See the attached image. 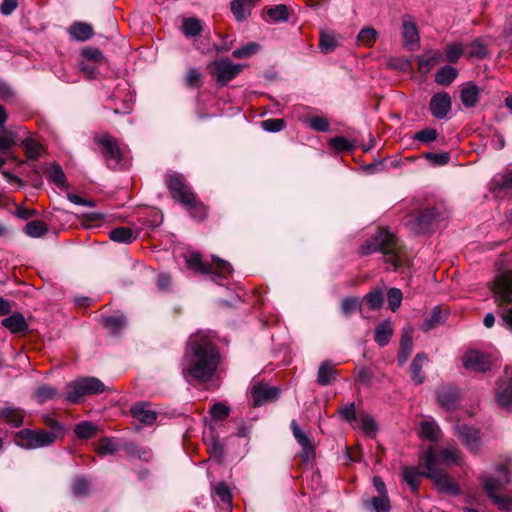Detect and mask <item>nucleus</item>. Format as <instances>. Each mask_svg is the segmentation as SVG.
Segmentation results:
<instances>
[{
	"label": "nucleus",
	"mask_w": 512,
	"mask_h": 512,
	"mask_svg": "<svg viewBox=\"0 0 512 512\" xmlns=\"http://www.w3.org/2000/svg\"><path fill=\"white\" fill-rule=\"evenodd\" d=\"M480 98V90L473 83H465L460 90V99L464 107L473 108L477 105Z\"/></svg>",
	"instance_id": "a878e982"
},
{
	"label": "nucleus",
	"mask_w": 512,
	"mask_h": 512,
	"mask_svg": "<svg viewBox=\"0 0 512 512\" xmlns=\"http://www.w3.org/2000/svg\"><path fill=\"white\" fill-rule=\"evenodd\" d=\"M290 426L294 438L302 448L301 457L308 462L315 455V447L308 436L300 429L296 420H292Z\"/></svg>",
	"instance_id": "412c9836"
},
{
	"label": "nucleus",
	"mask_w": 512,
	"mask_h": 512,
	"mask_svg": "<svg viewBox=\"0 0 512 512\" xmlns=\"http://www.w3.org/2000/svg\"><path fill=\"white\" fill-rule=\"evenodd\" d=\"M131 415L134 419L138 420L144 425H152L156 422L158 414L151 409L148 402H136L131 406Z\"/></svg>",
	"instance_id": "4be33fe9"
},
{
	"label": "nucleus",
	"mask_w": 512,
	"mask_h": 512,
	"mask_svg": "<svg viewBox=\"0 0 512 512\" xmlns=\"http://www.w3.org/2000/svg\"><path fill=\"white\" fill-rule=\"evenodd\" d=\"M487 53V47L480 38L475 39L469 45V57L484 58Z\"/></svg>",
	"instance_id": "0e129e2a"
},
{
	"label": "nucleus",
	"mask_w": 512,
	"mask_h": 512,
	"mask_svg": "<svg viewBox=\"0 0 512 512\" xmlns=\"http://www.w3.org/2000/svg\"><path fill=\"white\" fill-rule=\"evenodd\" d=\"M496 400L503 408L512 406V369H505L504 375L498 381Z\"/></svg>",
	"instance_id": "2eb2a0df"
},
{
	"label": "nucleus",
	"mask_w": 512,
	"mask_h": 512,
	"mask_svg": "<svg viewBox=\"0 0 512 512\" xmlns=\"http://www.w3.org/2000/svg\"><path fill=\"white\" fill-rule=\"evenodd\" d=\"M463 365L468 370L485 372L491 367V358L487 353L470 350L463 356Z\"/></svg>",
	"instance_id": "f3484780"
},
{
	"label": "nucleus",
	"mask_w": 512,
	"mask_h": 512,
	"mask_svg": "<svg viewBox=\"0 0 512 512\" xmlns=\"http://www.w3.org/2000/svg\"><path fill=\"white\" fill-rule=\"evenodd\" d=\"M165 182L175 201L182 205L191 204L194 201L196 194L181 174L169 173L165 176Z\"/></svg>",
	"instance_id": "9b49d317"
},
{
	"label": "nucleus",
	"mask_w": 512,
	"mask_h": 512,
	"mask_svg": "<svg viewBox=\"0 0 512 512\" xmlns=\"http://www.w3.org/2000/svg\"><path fill=\"white\" fill-rule=\"evenodd\" d=\"M94 141L101 147L102 155L109 168L116 169L122 161V151L117 140L108 133L96 134Z\"/></svg>",
	"instance_id": "9d476101"
},
{
	"label": "nucleus",
	"mask_w": 512,
	"mask_h": 512,
	"mask_svg": "<svg viewBox=\"0 0 512 512\" xmlns=\"http://www.w3.org/2000/svg\"><path fill=\"white\" fill-rule=\"evenodd\" d=\"M377 36L378 32L373 27H365L360 30L357 40L360 44L371 47L375 43Z\"/></svg>",
	"instance_id": "13d9d810"
},
{
	"label": "nucleus",
	"mask_w": 512,
	"mask_h": 512,
	"mask_svg": "<svg viewBox=\"0 0 512 512\" xmlns=\"http://www.w3.org/2000/svg\"><path fill=\"white\" fill-rule=\"evenodd\" d=\"M213 263L203 262L202 256L199 253L192 254L187 259V265L190 268L196 269L202 274H207L210 280L222 285V281L232 273V267L229 262L222 260L216 256L212 257Z\"/></svg>",
	"instance_id": "423d86ee"
},
{
	"label": "nucleus",
	"mask_w": 512,
	"mask_h": 512,
	"mask_svg": "<svg viewBox=\"0 0 512 512\" xmlns=\"http://www.w3.org/2000/svg\"><path fill=\"white\" fill-rule=\"evenodd\" d=\"M375 252H382L385 262L395 271L406 264L407 258L399 240L386 228H380L360 248V254L363 256Z\"/></svg>",
	"instance_id": "f03ea898"
},
{
	"label": "nucleus",
	"mask_w": 512,
	"mask_h": 512,
	"mask_svg": "<svg viewBox=\"0 0 512 512\" xmlns=\"http://www.w3.org/2000/svg\"><path fill=\"white\" fill-rule=\"evenodd\" d=\"M117 444L110 438H103L97 446V453L100 456L114 455L118 451Z\"/></svg>",
	"instance_id": "052dcab7"
},
{
	"label": "nucleus",
	"mask_w": 512,
	"mask_h": 512,
	"mask_svg": "<svg viewBox=\"0 0 512 512\" xmlns=\"http://www.w3.org/2000/svg\"><path fill=\"white\" fill-rule=\"evenodd\" d=\"M438 404L447 411L455 410L459 405V391L453 385H443L436 391Z\"/></svg>",
	"instance_id": "6ab92c4d"
},
{
	"label": "nucleus",
	"mask_w": 512,
	"mask_h": 512,
	"mask_svg": "<svg viewBox=\"0 0 512 512\" xmlns=\"http://www.w3.org/2000/svg\"><path fill=\"white\" fill-rule=\"evenodd\" d=\"M254 7V0H233L230 8L237 21L245 20Z\"/></svg>",
	"instance_id": "f704fd0d"
},
{
	"label": "nucleus",
	"mask_w": 512,
	"mask_h": 512,
	"mask_svg": "<svg viewBox=\"0 0 512 512\" xmlns=\"http://www.w3.org/2000/svg\"><path fill=\"white\" fill-rule=\"evenodd\" d=\"M112 241L118 243H131L136 239L134 231L129 227H117L109 232Z\"/></svg>",
	"instance_id": "37998d69"
},
{
	"label": "nucleus",
	"mask_w": 512,
	"mask_h": 512,
	"mask_svg": "<svg viewBox=\"0 0 512 512\" xmlns=\"http://www.w3.org/2000/svg\"><path fill=\"white\" fill-rule=\"evenodd\" d=\"M214 493L224 504L231 505L232 494L226 483H218L214 488Z\"/></svg>",
	"instance_id": "774afa93"
},
{
	"label": "nucleus",
	"mask_w": 512,
	"mask_h": 512,
	"mask_svg": "<svg viewBox=\"0 0 512 512\" xmlns=\"http://www.w3.org/2000/svg\"><path fill=\"white\" fill-rule=\"evenodd\" d=\"M243 69L242 64H235L228 58L218 59L212 63V74L220 86L233 80Z\"/></svg>",
	"instance_id": "f8f14e48"
},
{
	"label": "nucleus",
	"mask_w": 512,
	"mask_h": 512,
	"mask_svg": "<svg viewBox=\"0 0 512 512\" xmlns=\"http://www.w3.org/2000/svg\"><path fill=\"white\" fill-rule=\"evenodd\" d=\"M267 15L274 23L286 22L289 19L288 7L284 4L275 5L267 9Z\"/></svg>",
	"instance_id": "09e8293b"
},
{
	"label": "nucleus",
	"mask_w": 512,
	"mask_h": 512,
	"mask_svg": "<svg viewBox=\"0 0 512 512\" xmlns=\"http://www.w3.org/2000/svg\"><path fill=\"white\" fill-rule=\"evenodd\" d=\"M401 474L403 480L409 485L411 491L413 493H417L422 476H425L426 473H421L418 468L413 466H404L401 469Z\"/></svg>",
	"instance_id": "c756f323"
},
{
	"label": "nucleus",
	"mask_w": 512,
	"mask_h": 512,
	"mask_svg": "<svg viewBox=\"0 0 512 512\" xmlns=\"http://www.w3.org/2000/svg\"><path fill=\"white\" fill-rule=\"evenodd\" d=\"M329 147L337 153L352 151L356 144L343 136H336L329 140Z\"/></svg>",
	"instance_id": "c03bdc74"
},
{
	"label": "nucleus",
	"mask_w": 512,
	"mask_h": 512,
	"mask_svg": "<svg viewBox=\"0 0 512 512\" xmlns=\"http://www.w3.org/2000/svg\"><path fill=\"white\" fill-rule=\"evenodd\" d=\"M260 45L256 42H249L246 45L235 49L232 52L233 57L237 59H246L258 52Z\"/></svg>",
	"instance_id": "bf43d9fd"
},
{
	"label": "nucleus",
	"mask_w": 512,
	"mask_h": 512,
	"mask_svg": "<svg viewBox=\"0 0 512 512\" xmlns=\"http://www.w3.org/2000/svg\"><path fill=\"white\" fill-rule=\"evenodd\" d=\"M294 115L301 123L308 124L311 129L317 132H327L330 128L329 120L324 116L312 114V108L299 106L294 109Z\"/></svg>",
	"instance_id": "ddd939ff"
},
{
	"label": "nucleus",
	"mask_w": 512,
	"mask_h": 512,
	"mask_svg": "<svg viewBox=\"0 0 512 512\" xmlns=\"http://www.w3.org/2000/svg\"><path fill=\"white\" fill-rule=\"evenodd\" d=\"M57 395V390L49 385L39 386L34 392V398L39 404H43L48 400L54 399Z\"/></svg>",
	"instance_id": "603ef678"
},
{
	"label": "nucleus",
	"mask_w": 512,
	"mask_h": 512,
	"mask_svg": "<svg viewBox=\"0 0 512 512\" xmlns=\"http://www.w3.org/2000/svg\"><path fill=\"white\" fill-rule=\"evenodd\" d=\"M24 232L33 238L42 237L48 232L46 224L40 220L28 222L25 226Z\"/></svg>",
	"instance_id": "5fc2aeb1"
},
{
	"label": "nucleus",
	"mask_w": 512,
	"mask_h": 512,
	"mask_svg": "<svg viewBox=\"0 0 512 512\" xmlns=\"http://www.w3.org/2000/svg\"><path fill=\"white\" fill-rule=\"evenodd\" d=\"M185 208L189 211L190 216L197 222H203L208 216L207 206L198 200L197 196L191 204H185Z\"/></svg>",
	"instance_id": "58836bf2"
},
{
	"label": "nucleus",
	"mask_w": 512,
	"mask_h": 512,
	"mask_svg": "<svg viewBox=\"0 0 512 512\" xmlns=\"http://www.w3.org/2000/svg\"><path fill=\"white\" fill-rule=\"evenodd\" d=\"M339 45L338 38L330 32H321L319 48L323 53H330L334 51Z\"/></svg>",
	"instance_id": "49530a36"
},
{
	"label": "nucleus",
	"mask_w": 512,
	"mask_h": 512,
	"mask_svg": "<svg viewBox=\"0 0 512 512\" xmlns=\"http://www.w3.org/2000/svg\"><path fill=\"white\" fill-rule=\"evenodd\" d=\"M413 349V331L411 328L404 329L400 339V346L398 352V364L404 365L411 355Z\"/></svg>",
	"instance_id": "393cba45"
},
{
	"label": "nucleus",
	"mask_w": 512,
	"mask_h": 512,
	"mask_svg": "<svg viewBox=\"0 0 512 512\" xmlns=\"http://www.w3.org/2000/svg\"><path fill=\"white\" fill-rule=\"evenodd\" d=\"M202 30V21L196 17L185 18L182 22L181 31L185 37H196Z\"/></svg>",
	"instance_id": "a19ab883"
},
{
	"label": "nucleus",
	"mask_w": 512,
	"mask_h": 512,
	"mask_svg": "<svg viewBox=\"0 0 512 512\" xmlns=\"http://www.w3.org/2000/svg\"><path fill=\"white\" fill-rule=\"evenodd\" d=\"M337 372L334 369V365L331 361H323L317 373V383L321 386H328L336 380Z\"/></svg>",
	"instance_id": "7c9ffc66"
},
{
	"label": "nucleus",
	"mask_w": 512,
	"mask_h": 512,
	"mask_svg": "<svg viewBox=\"0 0 512 512\" xmlns=\"http://www.w3.org/2000/svg\"><path fill=\"white\" fill-rule=\"evenodd\" d=\"M279 395L280 390L277 387L264 383H256L251 389V397L255 407L262 406L267 402L276 401Z\"/></svg>",
	"instance_id": "dca6fc26"
},
{
	"label": "nucleus",
	"mask_w": 512,
	"mask_h": 512,
	"mask_svg": "<svg viewBox=\"0 0 512 512\" xmlns=\"http://www.w3.org/2000/svg\"><path fill=\"white\" fill-rule=\"evenodd\" d=\"M103 322L104 327L116 335L125 327L126 318L120 315L108 316L104 318Z\"/></svg>",
	"instance_id": "8fccbe9b"
},
{
	"label": "nucleus",
	"mask_w": 512,
	"mask_h": 512,
	"mask_svg": "<svg viewBox=\"0 0 512 512\" xmlns=\"http://www.w3.org/2000/svg\"><path fill=\"white\" fill-rule=\"evenodd\" d=\"M458 71L452 66H443L435 74V82L442 86H449L457 77Z\"/></svg>",
	"instance_id": "79ce46f5"
},
{
	"label": "nucleus",
	"mask_w": 512,
	"mask_h": 512,
	"mask_svg": "<svg viewBox=\"0 0 512 512\" xmlns=\"http://www.w3.org/2000/svg\"><path fill=\"white\" fill-rule=\"evenodd\" d=\"M466 46L462 43H452L445 48V58L450 63H456L463 55Z\"/></svg>",
	"instance_id": "6e6d98bb"
},
{
	"label": "nucleus",
	"mask_w": 512,
	"mask_h": 512,
	"mask_svg": "<svg viewBox=\"0 0 512 512\" xmlns=\"http://www.w3.org/2000/svg\"><path fill=\"white\" fill-rule=\"evenodd\" d=\"M444 219V214L437 207L425 208L412 215L407 221L409 229L415 234L429 232L433 226Z\"/></svg>",
	"instance_id": "1a4fd4ad"
},
{
	"label": "nucleus",
	"mask_w": 512,
	"mask_h": 512,
	"mask_svg": "<svg viewBox=\"0 0 512 512\" xmlns=\"http://www.w3.org/2000/svg\"><path fill=\"white\" fill-rule=\"evenodd\" d=\"M420 461L427 469L425 476L434 480L435 486L439 492L450 495H458L460 493L459 486L453 478L446 473L439 472L438 459L434 447H428L421 454Z\"/></svg>",
	"instance_id": "39448f33"
},
{
	"label": "nucleus",
	"mask_w": 512,
	"mask_h": 512,
	"mask_svg": "<svg viewBox=\"0 0 512 512\" xmlns=\"http://www.w3.org/2000/svg\"><path fill=\"white\" fill-rule=\"evenodd\" d=\"M66 390L64 400L70 403H79L86 395L103 393L105 385L96 377H83L68 383Z\"/></svg>",
	"instance_id": "0eeeda50"
},
{
	"label": "nucleus",
	"mask_w": 512,
	"mask_h": 512,
	"mask_svg": "<svg viewBox=\"0 0 512 512\" xmlns=\"http://www.w3.org/2000/svg\"><path fill=\"white\" fill-rule=\"evenodd\" d=\"M430 112L436 119H444L452 109V99L447 92L434 94L429 103Z\"/></svg>",
	"instance_id": "a211bd4d"
},
{
	"label": "nucleus",
	"mask_w": 512,
	"mask_h": 512,
	"mask_svg": "<svg viewBox=\"0 0 512 512\" xmlns=\"http://www.w3.org/2000/svg\"><path fill=\"white\" fill-rule=\"evenodd\" d=\"M72 492L76 497L87 496L90 492V484L84 477H78L72 484Z\"/></svg>",
	"instance_id": "680f3d73"
},
{
	"label": "nucleus",
	"mask_w": 512,
	"mask_h": 512,
	"mask_svg": "<svg viewBox=\"0 0 512 512\" xmlns=\"http://www.w3.org/2000/svg\"><path fill=\"white\" fill-rule=\"evenodd\" d=\"M383 300L384 297L382 290L380 288H375L363 297L361 300L362 307L366 305L369 310L375 311L382 307Z\"/></svg>",
	"instance_id": "ea45409f"
},
{
	"label": "nucleus",
	"mask_w": 512,
	"mask_h": 512,
	"mask_svg": "<svg viewBox=\"0 0 512 512\" xmlns=\"http://www.w3.org/2000/svg\"><path fill=\"white\" fill-rule=\"evenodd\" d=\"M82 60L93 62L98 65H103L106 63V57L102 53V51L95 47H85L81 50Z\"/></svg>",
	"instance_id": "a18cd8bd"
},
{
	"label": "nucleus",
	"mask_w": 512,
	"mask_h": 512,
	"mask_svg": "<svg viewBox=\"0 0 512 512\" xmlns=\"http://www.w3.org/2000/svg\"><path fill=\"white\" fill-rule=\"evenodd\" d=\"M0 420L11 427H20L24 422V412L15 407H5L0 410Z\"/></svg>",
	"instance_id": "c85d7f7f"
},
{
	"label": "nucleus",
	"mask_w": 512,
	"mask_h": 512,
	"mask_svg": "<svg viewBox=\"0 0 512 512\" xmlns=\"http://www.w3.org/2000/svg\"><path fill=\"white\" fill-rule=\"evenodd\" d=\"M393 332L394 329L391 322L387 320L382 321L375 329L374 340L380 347H384L390 342Z\"/></svg>",
	"instance_id": "c9c22d12"
},
{
	"label": "nucleus",
	"mask_w": 512,
	"mask_h": 512,
	"mask_svg": "<svg viewBox=\"0 0 512 512\" xmlns=\"http://www.w3.org/2000/svg\"><path fill=\"white\" fill-rule=\"evenodd\" d=\"M16 134L9 130H4L0 134V151L6 152L16 145Z\"/></svg>",
	"instance_id": "338daca9"
},
{
	"label": "nucleus",
	"mask_w": 512,
	"mask_h": 512,
	"mask_svg": "<svg viewBox=\"0 0 512 512\" xmlns=\"http://www.w3.org/2000/svg\"><path fill=\"white\" fill-rule=\"evenodd\" d=\"M68 33L77 41H86L94 35L93 27L85 22H74L69 27Z\"/></svg>",
	"instance_id": "72a5a7b5"
},
{
	"label": "nucleus",
	"mask_w": 512,
	"mask_h": 512,
	"mask_svg": "<svg viewBox=\"0 0 512 512\" xmlns=\"http://www.w3.org/2000/svg\"><path fill=\"white\" fill-rule=\"evenodd\" d=\"M44 424L49 427L51 430L46 431V433H54L55 441L59 437H63L64 435V427L63 425L56 419L51 416L45 415L43 418Z\"/></svg>",
	"instance_id": "e2e57ef3"
},
{
	"label": "nucleus",
	"mask_w": 512,
	"mask_h": 512,
	"mask_svg": "<svg viewBox=\"0 0 512 512\" xmlns=\"http://www.w3.org/2000/svg\"><path fill=\"white\" fill-rule=\"evenodd\" d=\"M209 412L214 420H224L229 416L230 408L222 402H217L211 406Z\"/></svg>",
	"instance_id": "69168bd1"
},
{
	"label": "nucleus",
	"mask_w": 512,
	"mask_h": 512,
	"mask_svg": "<svg viewBox=\"0 0 512 512\" xmlns=\"http://www.w3.org/2000/svg\"><path fill=\"white\" fill-rule=\"evenodd\" d=\"M492 292L502 324L512 332V271L502 272L495 277Z\"/></svg>",
	"instance_id": "20e7f679"
},
{
	"label": "nucleus",
	"mask_w": 512,
	"mask_h": 512,
	"mask_svg": "<svg viewBox=\"0 0 512 512\" xmlns=\"http://www.w3.org/2000/svg\"><path fill=\"white\" fill-rule=\"evenodd\" d=\"M364 308L362 302L356 297H347L341 302V311L344 315L349 316L356 311L362 313Z\"/></svg>",
	"instance_id": "864d4df0"
},
{
	"label": "nucleus",
	"mask_w": 512,
	"mask_h": 512,
	"mask_svg": "<svg viewBox=\"0 0 512 512\" xmlns=\"http://www.w3.org/2000/svg\"><path fill=\"white\" fill-rule=\"evenodd\" d=\"M446 320V314L439 307H434L431 314L426 317L422 324L421 330L424 332H428L440 324H443Z\"/></svg>",
	"instance_id": "4c0bfd02"
},
{
	"label": "nucleus",
	"mask_w": 512,
	"mask_h": 512,
	"mask_svg": "<svg viewBox=\"0 0 512 512\" xmlns=\"http://www.w3.org/2000/svg\"><path fill=\"white\" fill-rule=\"evenodd\" d=\"M455 434L457 435L458 439L461 441V443L466 446V448L474 453L477 454L480 450V431L479 429L468 426V425H460L457 424L455 426Z\"/></svg>",
	"instance_id": "4468645a"
},
{
	"label": "nucleus",
	"mask_w": 512,
	"mask_h": 512,
	"mask_svg": "<svg viewBox=\"0 0 512 512\" xmlns=\"http://www.w3.org/2000/svg\"><path fill=\"white\" fill-rule=\"evenodd\" d=\"M1 324L13 334L25 333L28 330V324L24 316L19 312L4 318Z\"/></svg>",
	"instance_id": "bb28decb"
},
{
	"label": "nucleus",
	"mask_w": 512,
	"mask_h": 512,
	"mask_svg": "<svg viewBox=\"0 0 512 512\" xmlns=\"http://www.w3.org/2000/svg\"><path fill=\"white\" fill-rule=\"evenodd\" d=\"M403 45L412 50L419 45V31L415 21L408 14L402 17Z\"/></svg>",
	"instance_id": "aec40b11"
},
{
	"label": "nucleus",
	"mask_w": 512,
	"mask_h": 512,
	"mask_svg": "<svg viewBox=\"0 0 512 512\" xmlns=\"http://www.w3.org/2000/svg\"><path fill=\"white\" fill-rule=\"evenodd\" d=\"M441 429L434 420H425L420 423L419 436L430 442H437L440 439Z\"/></svg>",
	"instance_id": "2f4dec72"
},
{
	"label": "nucleus",
	"mask_w": 512,
	"mask_h": 512,
	"mask_svg": "<svg viewBox=\"0 0 512 512\" xmlns=\"http://www.w3.org/2000/svg\"><path fill=\"white\" fill-rule=\"evenodd\" d=\"M498 477L482 474L479 477L481 487L492 504L503 512H512V497L502 494L505 486L511 482L509 463H500L495 467Z\"/></svg>",
	"instance_id": "7ed1b4c3"
},
{
	"label": "nucleus",
	"mask_w": 512,
	"mask_h": 512,
	"mask_svg": "<svg viewBox=\"0 0 512 512\" xmlns=\"http://www.w3.org/2000/svg\"><path fill=\"white\" fill-rule=\"evenodd\" d=\"M45 175L48 180L53 182L58 188L65 189L68 187L65 173L59 164L52 163L47 167Z\"/></svg>",
	"instance_id": "e433bc0d"
},
{
	"label": "nucleus",
	"mask_w": 512,
	"mask_h": 512,
	"mask_svg": "<svg viewBox=\"0 0 512 512\" xmlns=\"http://www.w3.org/2000/svg\"><path fill=\"white\" fill-rule=\"evenodd\" d=\"M443 59V54L440 50L426 51L418 58V70L422 74H428L436 65Z\"/></svg>",
	"instance_id": "b1692460"
},
{
	"label": "nucleus",
	"mask_w": 512,
	"mask_h": 512,
	"mask_svg": "<svg viewBox=\"0 0 512 512\" xmlns=\"http://www.w3.org/2000/svg\"><path fill=\"white\" fill-rule=\"evenodd\" d=\"M55 442L54 433H46L43 429H22L15 435V443L28 450L39 449L52 445Z\"/></svg>",
	"instance_id": "6e6552de"
},
{
	"label": "nucleus",
	"mask_w": 512,
	"mask_h": 512,
	"mask_svg": "<svg viewBox=\"0 0 512 512\" xmlns=\"http://www.w3.org/2000/svg\"><path fill=\"white\" fill-rule=\"evenodd\" d=\"M122 449L126 454L132 458H137L144 462H150L153 458V453L150 448L141 446L134 442H127L123 445Z\"/></svg>",
	"instance_id": "cd10ccee"
},
{
	"label": "nucleus",
	"mask_w": 512,
	"mask_h": 512,
	"mask_svg": "<svg viewBox=\"0 0 512 512\" xmlns=\"http://www.w3.org/2000/svg\"><path fill=\"white\" fill-rule=\"evenodd\" d=\"M368 507L372 508L375 512H389L391 510L390 499L388 495L373 497L368 502Z\"/></svg>",
	"instance_id": "4d7b16f0"
},
{
	"label": "nucleus",
	"mask_w": 512,
	"mask_h": 512,
	"mask_svg": "<svg viewBox=\"0 0 512 512\" xmlns=\"http://www.w3.org/2000/svg\"><path fill=\"white\" fill-rule=\"evenodd\" d=\"M221 359L220 351L208 333L190 335L181 361L182 375L187 382H210Z\"/></svg>",
	"instance_id": "f257e3e1"
},
{
	"label": "nucleus",
	"mask_w": 512,
	"mask_h": 512,
	"mask_svg": "<svg viewBox=\"0 0 512 512\" xmlns=\"http://www.w3.org/2000/svg\"><path fill=\"white\" fill-rule=\"evenodd\" d=\"M25 155L30 160H37L41 154V145L31 138H25L20 143Z\"/></svg>",
	"instance_id": "de8ad7c7"
},
{
	"label": "nucleus",
	"mask_w": 512,
	"mask_h": 512,
	"mask_svg": "<svg viewBox=\"0 0 512 512\" xmlns=\"http://www.w3.org/2000/svg\"><path fill=\"white\" fill-rule=\"evenodd\" d=\"M74 432L80 439H90L95 436L97 427L89 421H82L75 426Z\"/></svg>",
	"instance_id": "3c124183"
},
{
	"label": "nucleus",
	"mask_w": 512,
	"mask_h": 512,
	"mask_svg": "<svg viewBox=\"0 0 512 512\" xmlns=\"http://www.w3.org/2000/svg\"><path fill=\"white\" fill-rule=\"evenodd\" d=\"M427 362V355L425 353H418L410 365L411 380L417 385L423 383L425 379V375L422 372V367Z\"/></svg>",
	"instance_id": "473e14b6"
},
{
	"label": "nucleus",
	"mask_w": 512,
	"mask_h": 512,
	"mask_svg": "<svg viewBox=\"0 0 512 512\" xmlns=\"http://www.w3.org/2000/svg\"><path fill=\"white\" fill-rule=\"evenodd\" d=\"M436 457L438 459V467L440 465H459L462 461V453L454 445H447L438 451L436 450Z\"/></svg>",
	"instance_id": "5701e85b"
}]
</instances>
